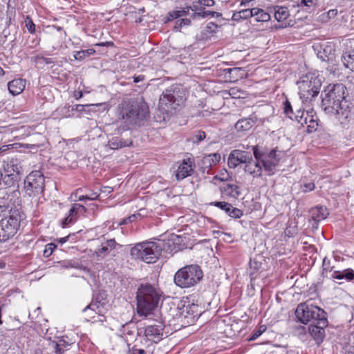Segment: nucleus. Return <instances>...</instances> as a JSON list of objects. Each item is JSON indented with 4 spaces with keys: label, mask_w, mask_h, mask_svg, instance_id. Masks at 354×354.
<instances>
[{
    "label": "nucleus",
    "mask_w": 354,
    "mask_h": 354,
    "mask_svg": "<svg viewBox=\"0 0 354 354\" xmlns=\"http://www.w3.org/2000/svg\"><path fill=\"white\" fill-rule=\"evenodd\" d=\"M117 110L118 121L127 129L144 125L150 117L149 106L142 97L123 101Z\"/></svg>",
    "instance_id": "obj_1"
},
{
    "label": "nucleus",
    "mask_w": 354,
    "mask_h": 354,
    "mask_svg": "<svg viewBox=\"0 0 354 354\" xmlns=\"http://www.w3.org/2000/svg\"><path fill=\"white\" fill-rule=\"evenodd\" d=\"M163 292L157 283H141L137 290V312L147 316L156 310L162 300Z\"/></svg>",
    "instance_id": "obj_2"
},
{
    "label": "nucleus",
    "mask_w": 354,
    "mask_h": 354,
    "mask_svg": "<svg viewBox=\"0 0 354 354\" xmlns=\"http://www.w3.org/2000/svg\"><path fill=\"white\" fill-rule=\"evenodd\" d=\"M185 101V91L182 86L174 84L165 89L159 99V109L167 114L180 108Z\"/></svg>",
    "instance_id": "obj_3"
},
{
    "label": "nucleus",
    "mask_w": 354,
    "mask_h": 354,
    "mask_svg": "<svg viewBox=\"0 0 354 354\" xmlns=\"http://www.w3.org/2000/svg\"><path fill=\"white\" fill-rule=\"evenodd\" d=\"M164 243L153 241L142 242L136 244L131 249V255L136 259H139L147 263H155L161 254L164 249Z\"/></svg>",
    "instance_id": "obj_4"
},
{
    "label": "nucleus",
    "mask_w": 354,
    "mask_h": 354,
    "mask_svg": "<svg viewBox=\"0 0 354 354\" xmlns=\"http://www.w3.org/2000/svg\"><path fill=\"white\" fill-rule=\"evenodd\" d=\"M297 84L302 102L308 103L319 94L322 80L316 73H308L302 75Z\"/></svg>",
    "instance_id": "obj_5"
},
{
    "label": "nucleus",
    "mask_w": 354,
    "mask_h": 354,
    "mask_svg": "<svg viewBox=\"0 0 354 354\" xmlns=\"http://www.w3.org/2000/svg\"><path fill=\"white\" fill-rule=\"evenodd\" d=\"M205 7L200 5L198 1L195 0L193 1L192 5L190 6H186L180 10H174L169 12L164 19L165 23H169L180 17L184 15H189L192 19H203V18H213V17H221L222 14L221 12L206 10Z\"/></svg>",
    "instance_id": "obj_6"
},
{
    "label": "nucleus",
    "mask_w": 354,
    "mask_h": 354,
    "mask_svg": "<svg viewBox=\"0 0 354 354\" xmlns=\"http://www.w3.org/2000/svg\"><path fill=\"white\" fill-rule=\"evenodd\" d=\"M203 277V272L196 264L185 266L179 269L174 275L175 284L181 288L195 286Z\"/></svg>",
    "instance_id": "obj_7"
},
{
    "label": "nucleus",
    "mask_w": 354,
    "mask_h": 354,
    "mask_svg": "<svg viewBox=\"0 0 354 354\" xmlns=\"http://www.w3.org/2000/svg\"><path fill=\"white\" fill-rule=\"evenodd\" d=\"M346 87L342 84H333V117L337 122L344 124L349 114L347 101L346 100Z\"/></svg>",
    "instance_id": "obj_8"
},
{
    "label": "nucleus",
    "mask_w": 354,
    "mask_h": 354,
    "mask_svg": "<svg viewBox=\"0 0 354 354\" xmlns=\"http://www.w3.org/2000/svg\"><path fill=\"white\" fill-rule=\"evenodd\" d=\"M21 221V212L15 207L10 209V215L0 221V241L5 242L17 232Z\"/></svg>",
    "instance_id": "obj_9"
},
{
    "label": "nucleus",
    "mask_w": 354,
    "mask_h": 354,
    "mask_svg": "<svg viewBox=\"0 0 354 354\" xmlns=\"http://www.w3.org/2000/svg\"><path fill=\"white\" fill-rule=\"evenodd\" d=\"M295 315L304 324H307L308 322L317 323L319 319H327L326 313L324 310L312 304H308V302L299 304L295 311Z\"/></svg>",
    "instance_id": "obj_10"
},
{
    "label": "nucleus",
    "mask_w": 354,
    "mask_h": 354,
    "mask_svg": "<svg viewBox=\"0 0 354 354\" xmlns=\"http://www.w3.org/2000/svg\"><path fill=\"white\" fill-rule=\"evenodd\" d=\"M44 177L39 171L31 172L24 180V191L28 197H35L42 194L44 189Z\"/></svg>",
    "instance_id": "obj_11"
},
{
    "label": "nucleus",
    "mask_w": 354,
    "mask_h": 354,
    "mask_svg": "<svg viewBox=\"0 0 354 354\" xmlns=\"http://www.w3.org/2000/svg\"><path fill=\"white\" fill-rule=\"evenodd\" d=\"M252 151L254 159L250 156V159L245 163L243 170L244 171L252 176L253 178H260L262 176L263 166L261 162V155L260 154V149L258 145L252 147Z\"/></svg>",
    "instance_id": "obj_12"
},
{
    "label": "nucleus",
    "mask_w": 354,
    "mask_h": 354,
    "mask_svg": "<svg viewBox=\"0 0 354 354\" xmlns=\"http://www.w3.org/2000/svg\"><path fill=\"white\" fill-rule=\"evenodd\" d=\"M277 152L278 150L277 148L272 149L269 152L260 149L263 169L267 172L268 176L273 175L274 174L276 167L279 164L281 156Z\"/></svg>",
    "instance_id": "obj_13"
},
{
    "label": "nucleus",
    "mask_w": 354,
    "mask_h": 354,
    "mask_svg": "<svg viewBox=\"0 0 354 354\" xmlns=\"http://www.w3.org/2000/svg\"><path fill=\"white\" fill-rule=\"evenodd\" d=\"M165 326L160 322H156L153 324L147 325L144 330V335L147 340L158 343L163 339Z\"/></svg>",
    "instance_id": "obj_14"
},
{
    "label": "nucleus",
    "mask_w": 354,
    "mask_h": 354,
    "mask_svg": "<svg viewBox=\"0 0 354 354\" xmlns=\"http://www.w3.org/2000/svg\"><path fill=\"white\" fill-rule=\"evenodd\" d=\"M337 344L342 353L354 354V333L350 335L346 331L342 332L337 337Z\"/></svg>",
    "instance_id": "obj_15"
},
{
    "label": "nucleus",
    "mask_w": 354,
    "mask_h": 354,
    "mask_svg": "<svg viewBox=\"0 0 354 354\" xmlns=\"http://www.w3.org/2000/svg\"><path fill=\"white\" fill-rule=\"evenodd\" d=\"M250 156L251 153L250 152L234 149L230 152L228 156V166L234 169L241 163L245 165L247 161L250 159Z\"/></svg>",
    "instance_id": "obj_16"
},
{
    "label": "nucleus",
    "mask_w": 354,
    "mask_h": 354,
    "mask_svg": "<svg viewBox=\"0 0 354 354\" xmlns=\"http://www.w3.org/2000/svg\"><path fill=\"white\" fill-rule=\"evenodd\" d=\"M86 212V207L79 203H73L68 211V216L62 221V227H68L70 224L75 223L77 219L84 215Z\"/></svg>",
    "instance_id": "obj_17"
},
{
    "label": "nucleus",
    "mask_w": 354,
    "mask_h": 354,
    "mask_svg": "<svg viewBox=\"0 0 354 354\" xmlns=\"http://www.w3.org/2000/svg\"><path fill=\"white\" fill-rule=\"evenodd\" d=\"M328 326L327 319H319V321L315 324H310L308 326V330L312 337L317 342H322L324 335V328Z\"/></svg>",
    "instance_id": "obj_18"
},
{
    "label": "nucleus",
    "mask_w": 354,
    "mask_h": 354,
    "mask_svg": "<svg viewBox=\"0 0 354 354\" xmlns=\"http://www.w3.org/2000/svg\"><path fill=\"white\" fill-rule=\"evenodd\" d=\"M194 163L190 158L185 159L178 166L176 176L180 180L191 176L194 172Z\"/></svg>",
    "instance_id": "obj_19"
},
{
    "label": "nucleus",
    "mask_w": 354,
    "mask_h": 354,
    "mask_svg": "<svg viewBox=\"0 0 354 354\" xmlns=\"http://www.w3.org/2000/svg\"><path fill=\"white\" fill-rule=\"evenodd\" d=\"M118 245L114 239H107L102 242L100 248L95 250V254L100 259L106 257Z\"/></svg>",
    "instance_id": "obj_20"
},
{
    "label": "nucleus",
    "mask_w": 354,
    "mask_h": 354,
    "mask_svg": "<svg viewBox=\"0 0 354 354\" xmlns=\"http://www.w3.org/2000/svg\"><path fill=\"white\" fill-rule=\"evenodd\" d=\"M330 85L327 86V87L322 91L321 97H322V102H321V108L326 113L330 114L332 113V102H331V93H332V88L330 87Z\"/></svg>",
    "instance_id": "obj_21"
},
{
    "label": "nucleus",
    "mask_w": 354,
    "mask_h": 354,
    "mask_svg": "<svg viewBox=\"0 0 354 354\" xmlns=\"http://www.w3.org/2000/svg\"><path fill=\"white\" fill-rule=\"evenodd\" d=\"M26 86V80L18 78L15 79L8 84L10 93L13 95H17L23 92Z\"/></svg>",
    "instance_id": "obj_22"
},
{
    "label": "nucleus",
    "mask_w": 354,
    "mask_h": 354,
    "mask_svg": "<svg viewBox=\"0 0 354 354\" xmlns=\"http://www.w3.org/2000/svg\"><path fill=\"white\" fill-rule=\"evenodd\" d=\"M258 121L255 115H250L248 118H242L235 124V129L237 131H248Z\"/></svg>",
    "instance_id": "obj_23"
},
{
    "label": "nucleus",
    "mask_w": 354,
    "mask_h": 354,
    "mask_svg": "<svg viewBox=\"0 0 354 354\" xmlns=\"http://www.w3.org/2000/svg\"><path fill=\"white\" fill-rule=\"evenodd\" d=\"M20 178L21 176L18 174L6 173L5 175L2 174V189L15 187Z\"/></svg>",
    "instance_id": "obj_24"
},
{
    "label": "nucleus",
    "mask_w": 354,
    "mask_h": 354,
    "mask_svg": "<svg viewBox=\"0 0 354 354\" xmlns=\"http://www.w3.org/2000/svg\"><path fill=\"white\" fill-rule=\"evenodd\" d=\"M201 313L202 312L199 309L198 305L192 304L183 306L181 311V315L185 317L191 316L192 318L194 319L196 317H198L201 315Z\"/></svg>",
    "instance_id": "obj_25"
},
{
    "label": "nucleus",
    "mask_w": 354,
    "mask_h": 354,
    "mask_svg": "<svg viewBox=\"0 0 354 354\" xmlns=\"http://www.w3.org/2000/svg\"><path fill=\"white\" fill-rule=\"evenodd\" d=\"M5 172L8 174H18L19 176L22 172V167L18 159L12 158L4 167Z\"/></svg>",
    "instance_id": "obj_26"
},
{
    "label": "nucleus",
    "mask_w": 354,
    "mask_h": 354,
    "mask_svg": "<svg viewBox=\"0 0 354 354\" xmlns=\"http://www.w3.org/2000/svg\"><path fill=\"white\" fill-rule=\"evenodd\" d=\"M221 160V155L218 153L205 155L202 159V165L205 169H209L215 165Z\"/></svg>",
    "instance_id": "obj_27"
},
{
    "label": "nucleus",
    "mask_w": 354,
    "mask_h": 354,
    "mask_svg": "<svg viewBox=\"0 0 354 354\" xmlns=\"http://www.w3.org/2000/svg\"><path fill=\"white\" fill-rule=\"evenodd\" d=\"M310 215L314 221L319 222L326 218L328 215V212L326 207L322 206L316 207L311 209Z\"/></svg>",
    "instance_id": "obj_28"
},
{
    "label": "nucleus",
    "mask_w": 354,
    "mask_h": 354,
    "mask_svg": "<svg viewBox=\"0 0 354 354\" xmlns=\"http://www.w3.org/2000/svg\"><path fill=\"white\" fill-rule=\"evenodd\" d=\"M274 18L278 21L287 19L290 15L289 10L286 6H275L273 7Z\"/></svg>",
    "instance_id": "obj_29"
},
{
    "label": "nucleus",
    "mask_w": 354,
    "mask_h": 354,
    "mask_svg": "<svg viewBox=\"0 0 354 354\" xmlns=\"http://www.w3.org/2000/svg\"><path fill=\"white\" fill-rule=\"evenodd\" d=\"M71 345L64 337L59 339L57 342H52L51 347L55 350L56 354H62Z\"/></svg>",
    "instance_id": "obj_30"
},
{
    "label": "nucleus",
    "mask_w": 354,
    "mask_h": 354,
    "mask_svg": "<svg viewBox=\"0 0 354 354\" xmlns=\"http://www.w3.org/2000/svg\"><path fill=\"white\" fill-rule=\"evenodd\" d=\"M261 268V263L258 261L257 259H250L249 263L248 272L250 276L251 283H253L256 279L259 270Z\"/></svg>",
    "instance_id": "obj_31"
},
{
    "label": "nucleus",
    "mask_w": 354,
    "mask_h": 354,
    "mask_svg": "<svg viewBox=\"0 0 354 354\" xmlns=\"http://www.w3.org/2000/svg\"><path fill=\"white\" fill-rule=\"evenodd\" d=\"M333 279H346L347 281L354 280V270L351 268H347L342 271H334Z\"/></svg>",
    "instance_id": "obj_32"
},
{
    "label": "nucleus",
    "mask_w": 354,
    "mask_h": 354,
    "mask_svg": "<svg viewBox=\"0 0 354 354\" xmlns=\"http://www.w3.org/2000/svg\"><path fill=\"white\" fill-rule=\"evenodd\" d=\"M221 192L230 197L236 198L241 195L240 187L234 184L224 185L221 188Z\"/></svg>",
    "instance_id": "obj_33"
},
{
    "label": "nucleus",
    "mask_w": 354,
    "mask_h": 354,
    "mask_svg": "<svg viewBox=\"0 0 354 354\" xmlns=\"http://www.w3.org/2000/svg\"><path fill=\"white\" fill-rule=\"evenodd\" d=\"M130 144H131V142L119 137H113L108 142V146L111 149H118L129 146Z\"/></svg>",
    "instance_id": "obj_34"
},
{
    "label": "nucleus",
    "mask_w": 354,
    "mask_h": 354,
    "mask_svg": "<svg viewBox=\"0 0 354 354\" xmlns=\"http://www.w3.org/2000/svg\"><path fill=\"white\" fill-rule=\"evenodd\" d=\"M253 17L256 21L266 22L270 19V15L263 9L254 8Z\"/></svg>",
    "instance_id": "obj_35"
},
{
    "label": "nucleus",
    "mask_w": 354,
    "mask_h": 354,
    "mask_svg": "<svg viewBox=\"0 0 354 354\" xmlns=\"http://www.w3.org/2000/svg\"><path fill=\"white\" fill-rule=\"evenodd\" d=\"M104 304L100 301H92L89 305L86 306L83 309L84 313H86L88 310L94 312L95 314L101 315L103 312Z\"/></svg>",
    "instance_id": "obj_36"
},
{
    "label": "nucleus",
    "mask_w": 354,
    "mask_h": 354,
    "mask_svg": "<svg viewBox=\"0 0 354 354\" xmlns=\"http://www.w3.org/2000/svg\"><path fill=\"white\" fill-rule=\"evenodd\" d=\"M32 61L38 66H41L42 64L46 65L54 64L55 61L53 58L44 57L41 55H37L32 57Z\"/></svg>",
    "instance_id": "obj_37"
},
{
    "label": "nucleus",
    "mask_w": 354,
    "mask_h": 354,
    "mask_svg": "<svg viewBox=\"0 0 354 354\" xmlns=\"http://www.w3.org/2000/svg\"><path fill=\"white\" fill-rule=\"evenodd\" d=\"M341 59L346 68L354 71V51L348 55L342 56Z\"/></svg>",
    "instance_id": "obj_38"
},
{
    "label": "nucleus",
    "mask_w": 354,
    "mask_h": 354,
    "mask_svg": "<svg viewBox=\"0 0 354 354\" xmlns=\"http://www.w3.org/2000/svg\"><path fill=\"white\" fill-rule=\"evenodd\" d=\"M331 272L332 266H330V261L327 257H325L322 263V277L330 279L332 277Z\"/></svg>",
    "instance_id": "obj_39"
},
{
    "label": "nucleus",
    "mask_w": 354,
    "mask_h": 354,
    "mask_svg": "<svg viewBox=\"0 0 354 354\" xmlns=\"http://www.w3.org/2000/svg\"><path fill=\"white\" fill-rule=\"evenodd\" d=\"M95 50L93 48L75 51L74 54V58L76 60H82L86 57L93 55V54H95Z\"/></svg>",
    "instance_id": "obj_40"
},
{
    "label": "nucleus",
    "mask_w": 354,
    "mask_h": 354,
    "mask_svg": "<svg viewBox=\"0 0 354 354\" xmlns=\"http://www.w3.org/2000/svg\"><path fill=\"white\" fill-rule=\"evenodd\" d=\"M307 116L304 119V124H307L308 129L309 132H312L314 130H316L317 127V122L316 120H314L313 115H309V113L307 112Z\"/></svg>",
    "instance_id": "obj_41"
},
{
    "label": "nucleus",
    "mask_w": 354,
    "mask_h": 354,
    "mask_svg": "<svg viewBox=\"0 0 354 354\" xmlns=\"http://www.w3.org/2000/svg\"><path fill=\"white\" fill-rule=\"evenodd\" d=\"M332 48L330 46H325L323 48L322 52L318 53V57L322 59V61L328 62L331 59Z\"/></svg>",
    "instance_id": "obj_42"
},
{
    "label": "nucleus",
    "mask_w": 354,
    "mask_h": 354,
    "mask_svg": "<svg viewBox=\"0 0 354 354\" xmlns=\"http://www.w3.org/2000/svg\"><path fill=\"white\" fill-rule=\"evenodd\" d=\"M15 207H12V203H10V201H7L3 203V204H0V216H7V213L8 215H10V209H13Z\"/></svg>",
    "instance_id": "obj_43"
},
{
    "label": "nucleus",
    "mask_w": 354,
    "mask_h": 354,
    "mask_svg": "<svg viewBox=\"0 0 354 354\" xmlns=\"http://www.w3.org/2000/svg\"><path fill=\"white\" fill-rule=\"evenodd\" d=\"M211 205L224 210L227 214H228L230 208L232 207V205L230 203L223 201L214 202L212 203Z\"/></svg>",
    "instance_id": "obj_44"
},
{
    "label": "nucleus",
    "mask_w": 354,
    "mask_h": 354,
    "mask_svg": "<svg viewBox=\"0 0 354 354\" xmlns=\"http://www.w3.org/2000/svg\"><path fill=\"white\" fill-rule=\"evenodd\" d=\"M283 112L291 120H293L294 112L290 102L286 100L283 104Z\"/></svg>",
    "instance_id": "obj_45"
},
{
    "label": "nucleus",
    "mask_w": 354,
    "mask_h": 354,
    "mask_svg": "<svg viewBox=\"0 0 354 354\" xmlns=\"http://www.w3.org/2000/svg\"><path fill=\"white\" fill-rule=\"evenodd\" d=\"M316 3V0H301L299 3H297V6L301 8L302 9L305 8V10H308V9L313 8Z\"/></svg>",
    "instance_id": "obj_46"
},
{
    "label": "nucleus",
    "mask_w": 354,
    "mask_h": 354,
    "mask_svg": "<svg viewBox=\"0 0 354 354\" xmlns=\"http://www.w3.org/2000/svg\"><path fill=\"white\" fill-rule=\"evenodd\" d=\"M227 214L232 218H239L243 215V212L241 209L232 206Z\"/></svg>",
    "instance_id": "obj_47"
},
{
    "label": "nucleus",
    "mask_w": 354,
    "mask_h": 354,
    "mask_svg": "<svg viewBox=\"0 0 354 354\" xmlns=\"http://www.w3.org/2000/svg\"><path fill=\"white\" fill-rule=\"evenodd\" d=\"M266 327L265 326H261L258 329H256L252 332L250 337L249 338V340H255L260 335H261L262 333L266 331Z\"/></svg>",
    "instance_id": "obj_48"
},
{
    "label": "nucleus",
    "mask_w": 354,
    "mask_h": 354,
    "mask_svg": "<svg viewBox=\"0 0 354 354\" xmlns=\"http://www.w3.org/2000/svg\"><path fill=\"white\" fill-rule=\"evenodd\" d=\"M56 248H57V245L53 243L47 244L45 246V249L43 252L44 257H50Z\"/></svg>",
    "instance_id": "obj_49"
},
{
    "label": "nucleus",
    "mask_w": 354,
    "mask_h": 354,
    "mask_svg": "<svg viewBox=\"0 0 354 354\" xmlns=\"http://www.w3.org/2000/svg\"><path fill=\"white\" fill-rule=\"evenodd\" d=\"M253 8H245L240 10L243 19H247L253 17Z\"/></svg>",
    "instance_id": "obj_50"
},
{
    "label": "nucleus",
    "mask_w": 354,
    "mask_h": 354,
    "mask_svg": "<svg viewBox=\"0 0 354 354\" xmlns=\"http://www.w3.org/2000/svg\"><path fill=\"white\" fill-rule=\"evenodd\" d=\"M303 192H308L313 191L315 189V184L312 182L304 183L301 187Z\"/></svg>",
    "instance_id": "obj_51"
},
{
    "label": "nucleus",
    "mask_w": 354,
    "mask_h": 354,
    "mask_svg": "<svg viewBox=\"0 0 354 354\" xmlns=\"http://www.w3.org/2000/svg\"><path fill=\"white\" fill-rule=\"evenodd\" d=\"M304 111H301L300 110H298L297 111V114H295L293 115V120H296L299 123H301V124H304Z\"/></svg>",
    "instance_id": "obj_52"
},
{
    "label": "nucleus",
    "mask_w": 354,
    "mask_h": 354,
    "mask_svg": "<svg viewBox=\"0 0 354 354\" xmlns=\"http://www.w3.org/2000/svg\"><path fill=\"white\" fill-rule=\"evenodd\" d=\"M21 146L24 148L30 149V151H32L33 153H36L39 147V145H36V144H23Z\"/></svg>",
    "instance_id": "obj_53"
},
{
    "label": "nucleus",
    "mask_w": 354,
    "mask_h": 354,
    "mask_svg": "<svg viewBox=\"0 0 354 354\" xmlns=\"http://www.w3.org/2000/svg\"><path fill=\"white\" fill-rule=\"evenodd\" d=\"M10 198V194L5 191L3 192V196L0 197V204H3V203H6L7 201H10V203H11V199Z\"/></svg>",
    "instance_id": "obj_54"
},
{
    "label": "nucleus",
    "mask_w": 354,
    "mask_h": 354,
    "mask_svg": "<svg viewBox=\"0 0 354 354\" xmlns=\"http://www.w3.org/2000/svg\"><path fill=\"white\" fill-rule=\"evenodd\" d=\"M26 26L30 33H34L35 32V25L32 21L29 20L28 21H26Z\"/></svg>",
    "instance_id": "obj_55"
},
{
    "label": "nucleus",
    "mask_w": 354,
    "mask_h": 354,
    "mask_svg": "<svg viewBox=\"0 0 354 354\" xmlns=\"http://www.w3.org/2000/svg\"><path fill=\"white\" fill-rule=\"evenodd\" d=\"M88 104L83 105V104H75L72 107L73 111H76L77 112H82L85 111V107L88 106Z\"/></svg>",
    "instance_id": "obj_56"
},
{
    "label": "nucleus",
    "mask_w": 354,
    "mask_h": 354,
    "mask_svg": "<svg viewBox=\"0 0 354 354\" xmlns=\"http://www.w3.org/2000/svg\"><path fill=\"white\" fill-rule=\"evenodd\" d=\"M95 194V197L94 198H90V196H80L79 198H78V201H83L86 199H88V200H95L98 198L99 195L96 193L94 194Z\"/></svg>",
    "instance_id": "obj_57"
},
{
    "label": "nucleus",
    "mask_w": 354,
    "mask_h": 354,
    "mask_svg": "<svg viewBox=\"0 0 354 354\" xmlns=\"http://www.w3.org/2000/svg\"><path fill=\"white\" fill-rule=\"evenodd\" d=\"M232 19L236 21H240L242 19L240 11L236 12L232 15Z\"/></svg>",
    "instance_id": "obj_58"
},
{
    "label": "nucleus",
    "mask_w": 354,
    "mask_h": 354,
    "mask_svg": "<svg viewBox=\"0 0 354 354\" xmlns=\"http://www.w3.org/2000/svg\"><path fill=\"white\" fill-rule=\"evenodd\" d=\"M205 138V133L200 131L198 135L196 136V142H199Z\"/></svg>",
    "instance_id": "obj_59"
},
{
    "label": "nucleus",
    "mask_w": 354,
    "mask_h": 354,
    "mask_svg": "<svg viewBox=\"0 0 354 354\" xmlns=\"http://www.w3.org/2000/svg\"><path fill=\"white\" fill-rule=\"evenodd\" d=\"M130 354H147L144 349L133 347Z\"/></svg>",
    "instance_id": "obj_60"
},
{
    "label": "nucleus",
    "mask_w": 354,
    "mask_h": 354,
    "mask_svg": "<svg viewBox=\"0 0 354 354\" xmlns=\"http://www.w3.org/2000/svg\"><path fill=\"white\" fill-rule=\"evenodd\" d=\"M239 92L238 89H236L234 88H232L230 90L229 93L230 95H232L233 97H240L239 95H237V93Z\"/></svg>",
    "instance_id": "obj_61"
},
{
    "label": "nucleus",
    "mask_w": 354,
    "mask_h": 354,
    "mask_svg": "<svg viewBox=\"0 0 354 354\" xmlns=\"http://www.w3.org/2000/svg\"><path fill=\"white\" fill-rule=\"evenodd\" d=\"M178 22H180V24H183V26H188L190 24L191 21L189 19L185 18V19H178L177 24H178Z\"/></svg>",
    "instance_id": "obj_62"
},
{
    "label": "nucleus",
    "mask_w": 354,
    "mask_h": 354,
    "mask_svg": "<svg viewBox=\"0 0 354 354\" xmlns=\"http://www.w3.org/2000/svg\"><path fill=\"white\" fill-rule=\"evenodd\" d=\"M95 46H113V43L112 41H106V42H102V43H97L95 44Z\"/></svg>",
    "instance_id": "obj_63"
},
{
    "label": "nucleus",
    "mask_w": 354,
    "mask_h": 354,
    "mask_svg": "<svg viewBox=\"0 0 354 354\" xmlns=\"http://www.w3.org/2000/svg\"><path fill=\"white\" fill-rule=\"evenodd\" d=\"M254 0H241V6H249V4L253 1Z\"/></svg>",
    "instance_id": "obj_64"
}]
</instances>
